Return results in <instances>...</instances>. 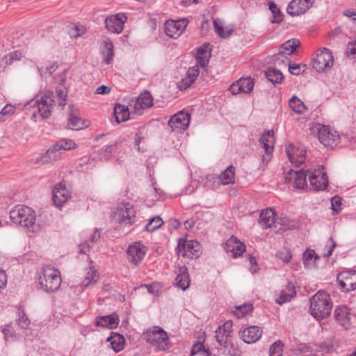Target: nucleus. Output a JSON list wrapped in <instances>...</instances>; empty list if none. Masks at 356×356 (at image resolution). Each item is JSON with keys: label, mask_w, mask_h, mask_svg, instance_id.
<instances>
[{"label": "nucleus", "mask_w": 356, "mask_h": 356, "mask_svg": "<svg viewBox=\"0 0 356 356\" xmlns=\"http://www.w3.org/2000/svg\"><path fill=\"white\" fill-rule=\"evenodd\" d=\"M190 115L184 111H179L171 117L168 125L173 131H181L188 128L190 124Z\"/></svg>", "instance_id": "14"}, {"label": "nucleus", "mask_w": 356, "mask_h": 356, "mask_svg": "<svg viewBox=\"0 0 356 356\" xmlns=\"http://www.w3.org/2000/svg\"><path fill=\"white\" fill-rule=\"evenodd\" d=\"M286 152L292 164L298 166L305 162L306 150L303 148H299L290 144L286 147Z\"/></svg>", "instance_id": "18"}, {"label": "nucleus", "mask_w": 356, "mask_h": 356, "mask_svg": "<svg viewBox=\"0 0 356 356\" xmlns=\"http://www.w3.org/2000/svg\"><path fill=\"white\" fill-rule=\"evenodd\" d=\"M309 173V181L310 186L313 190L323 191L325 190L328 185V179L325 172L322 169L318 168L314 171L307 170Z\"/></svg>", "instance_id": "10"}, {"label": "nucleus", "mask_w": 356, "mask_h": 356, "mask_svg": "<svg viewBox=\"0 0 356 356\" xmlns=\"http://www.w3.org/2000/svg\"><path fill=\"white\" fill-rule=\"evenodd\" d=\"M90 245L86 242L83 244L79 245V252L82 254H86L87 252L90 250Z\"/></svg>", "instance_id": "64"}, {"label": "nucleus", "mask_w": 356, "mask_h": 356, "mask_svg": "<svg viewBox=\"0 0 356 356\" xmlns=\"http://www.w3.org/2000/svg\"><path fill=\"white\" fill-rule=\"evenodd\" d=\"M253 309V307L251 304H243L239 306H236L234 307V310L233 311L234 314L238 318H243L245 314H247L249 312H251Z\"/></svg>", "instance_id": "46"}, {"label": "nucleus", "mask_w": 356, "mask_h": 356, "mask_svg": "<svg viewBox=\"0 0 356 356\" xmlns=\"http://www.w3.org/2000/svg\"><path fill=\"white\" fill-rule=\"evenodd\" d=\"M38 280L41 288L49 293L57 291L62 282L60 272L49 266L42 268Z\"/></svg>", "instance_id": "4"}, {"label": "nucleus", "mask_w": 356, "mask_h": 356, "mask_svg": "<svg viewBox=\"0 0 356 356\" xmlns=\"http://www.w3.org/2000/svg\"><path fill=\"white\" fill-rule=\"evenodd\" d=\"M100 237L101 234L99 230L98 229H95L91 235L89 241L91 243H97L100 239Z\"/></svg>", "instance_id": "60"}, {"label": "nucleus", "mask_w": 356, "mask_h": 356, "mask_svg": "<svg viewBox=\"0 0 356 356\" xmlns=\"http://www.w3.org/2000/svg\"><path fill=\"white\" fill-rule=\"evenodd\" d=\"M10 218L13 222L24 227H31L35 225V211L30 207L19 205L10 211Z\"/></svg>", "instance_id": "5"}, {"label": "nucleus", "mask_w": 356, "mask_h": 356, "mask_svg": "<svg viewBox=\"0 0 356 356\" xmlns=\"http://www.w3.org/2000/svg\"><path fill=\"white\" fill-rule=\"evenodd\" d=\"M341 289L349 292L356 289V270L341 272L337 275Z\"/></svg>", "instance_id": "12"}, {"label": "nucleus", "mask_w": 356, "mask_h": 356, "mask_svg": "<svg viewBox=\"0 0 356 356\" xmlns=\"http://www.w3.org/2000/svg\"><path fill=\"white\" fill-rule=\"evenodd\" d=\"M68 125L72 129H81L84 127V123L79 115L78 111L73 107L69 108Z\"/></svg>", "instance_id": "32"}, {"label": "nucleus", "mask_w": 356, "mask_h": 356, "mask_svg": "<svg viewBox=\"0 0 356 356\" xmlns=\"http://www.w3.org/2000/svg\"><path fill=\"white\" fill-rule=\"evenodd\" d=\"M211 57L210 44H204L197 51V64L195 66L204 67L207 65Z\"/></svg>", "instance_id": "27"}, {"label": "nucleus", "mask_w": 356, "mask_h": 356, "mask_svg": "<svg viewBox=\"0 0 356 356\" xmlns=\"http://www.w3.org/2000/svg\"><path fill=\"white\" fill-rule=\"evenodd\" d=\"M275 210L271 208L262 211L259 216V223L265 229L270 227L275 222Z\"/></svg>", "instance_id": "34"}, {"label": "nucleus", "mask_w": 356, "mask_h": 356, "mask_svg": "<svg viewBox=\"0 0 356 356\" xmlns=\"http://www.w3.org/2000/svg\"><path fill=\"white\" fill-rule=\"evenodd\" d=\"M296 296V286L293 282H290L277 294L275 302L280 305H283L290 302Z\"/></svg>", "instance_id": "23"}, {"label": "nucleus", "mask_w": 356, "mask_h": 356, "mask_svg": "<svg viewBox=\"0 0 356 356\" xmlns=\"http://www.w3.org/2000/svg\"><path fill=\"white\" fill-rule=\"evenodd\" d=\"M235 168L229 165L220 175V179L222 184L227 185L234 183Z\"/></svg>", "instance_id": "40"}, {"label": "nucleus", "mask_w": 356, "mask_h": 356, "mask_svg": "<svg viewBox=\"0 0 356 356\" xmlns=\"http://www.w3.org/2000/svg\"><path fill=\"white\" fill-rule=\"evenodd\" d=\"M153 106V98L150 92L145 91L141 93L134 103V110L136 113H140L143 109L150 108Z\"/></svg>", "instance_id": "24"}, {"label": "nucleus", "mask_w": 356, "mask_h": 356, "mask_svg": "<svg viewBox=\"0 0 356 356\" xmlns=\"http://www.w3.org/2000/svg\"><path fill=\"white\" fill-rule=\"evenodd\" d=\"M334 63V57L330 49L323 47L320 49L313 59V67L318 72H325L330 69Z\"/></svg>", "instance_id": "9"}, {"label": "nucleus", "mask_w": 356, "mask_h": 356, "mask_svg": "<svg viewBox=\"0 0 356 356\" xmlns=\"http://www.w3.org/2000/svg\"><path fill=\"white\" fill-rule=\"evenodd\" d=\"M332 302L330 295L319 291L310 299V313L316 320L323 319L331 313Z\"/></svg>", "instance_id": "1"}, {"label": "nucleus", "mask_w": 356, "mask_h": 356, "mask_svg": "<svg viewBox=\"0 0 356 356\" xmlns=\"http://www.w3.org/2000/svg\"><path fill=\"white\" fill-rule=\"evenodd\" d=\"M113 214V219L120 223L131 225L136 221V209L129 202L119 203Z\"/></svg>", "instance_id": "7"}, {"label": "nucleus", "mask_w": 356, "mask_h": 356, "mask_svg": "<svg viewBox=\"0 0 356 356\" xmlns=\"http://www.w3.org/2000/svg\"><path fill=\"white\" fill-rule=\"evenodd\" d=\"M98 279L99 275L96 269L93 266H90L86 269V273L84 279L82 281V284L86 287L88 286L90 284L95 283Z\"/></svg>", "instance_id": "41"}, {"label": "nucleus", "mask_w": 356, "mask_h": 356, "mask_svg": "<svg viewBox=\"0 0 356 356\" xmlns=\"http://www.w3.org/2000/svg\"><path fill=\"white\" fill-rule=\"evenodd\" d=\"M334 318L340 325L345 326L350 318L348 307L346 305L337 307L334 310Z\"/></svg>", "instance_id": "33"}, {"label": "nucleus", "mask_w": 356, "mask_h": 356, "mask_svg": "<svg viewBox=\"0 0 356 356\" xmlns=\"http://www.w3.org/2000/svg\"><path fill=\"white\" fill-rule=\"evenodd\" d=\"M177 253L179 256L189 259H196L201 254V245L197 241H187L179 238L177 247Z\"/></svg>", "instance_id": "8"}, {"label": "nucleus", "mask_w": 356, "mask_h": 356, "mask_svg": "<svg viewBox=\"0 0 356 356\" xmlns=\"http://www.w3.org/2000/svg\"><path fill=\"white\" fill-rule=\"evenodd\" d=\"M272 60L276 66L280 68H286L289 62L288 56L280 51L273 56Z\"/></svg>", "instance_id": "45"}, {"label": "nucleus", "mask_w": 356, "mask_h": 356, "mask_svg": "<svg viewBox=\"0 0 356 356\" xmlns=\"http://www.w3.org/2000/svg\"><path fill=\"white\" fill-rule=\"evenodd\" d=\"M254 87L253 79L250 77L241 78L232 83L229 87V91L233 95L239 93H250Z\"/></svg>", "instance_id": "17"}, {"label": "nucleus", "mask_w": 356, "mask_h": 356, "mask_svg": "<svg viewBox=\"0 0 356 356\" xmlns=\"http://www.w3.org/2000/svg\"><path fill=\"white\" fill-rule=\"evenodd\" d=\"M108 341H110L111 348L116 353L120 351L124 348V339L119 334L111 336L108 339Z\"/></svg>", "instance_id": "42"}, {"label": "nucleus", "mask_w": 356, "mask_h": 356, "mask_svg": "<svg viewBox=\"0 0 356 356\" xmlns=\"http://www.w3.org/2000/svg\"><path fill=\"white\" fill-rule=\"evenodd\" d=\"M130 112L128 106L117 104L114 108V115L117 124L127 121L129 118Z\"/></svg>", "instance_id": "35"}, {"label": "nucleus", "mask_w": 356, "mask_h": 356, "mask_svg": "<svg viewBox=\"0 0 356 356\" xmlns=\"http://www.w3.org/2000/svg\"><path fill=\"white\" fill-rule=\"evenodd\" d=\"M143 338L156 351H165L170 348L168 333L159 326H153L143 332Z\"/></svg>", "instance_id": "3"}, {"label": "nucleus", "mask_w": 356, "mask_h": 356, "mask_svg": "<svg viewBox=\"0 0 356 356\" xmlns=\"http://www.w3.org/2000/svg\"><path fill=\"white\" fill-rule=\"evenodd\" d=\"M119 323L118 316L113 313L108 316H99L96 318V325L109 329L115 328Z\"/></svg>", "instance_id": "28"}, {"label": "nucleus", "mask_w": 356, "mask_h": 356, "mask_svg": "<svg viewBox=\"0 0 356 356\" xmlns=\"http://www.w3.org/2000/svg\"><path fill=\"white\" fill-rule=\"evenodd\" d=\"M188 22L186 18L176 21L168 20L165 24V33L170 38H177L186 29Z\"/></svg>", "instance_id": "13"}, {"label": "nucleus", "mask_w": 356, "mask_h": 356, "mask_svg": "<svg viewBox=\"0 0 356 356\" xmlns=\"http://www.w3.org/2000/svg\"><path fill=\"white\" fill-rule=\"evenodd\" d=\"M307 171L303 170H293L291 169L285 175V181L287 183H291L297 189H304L307 184Z\"/></svg>", "instance_id": "11"}, {"label": "nucleus", "mask_w": 356, "mask_h": 356, "mask_svg": "<svg viewBox=\"0 0 356 356\" xmlns=\"http://www.w3.org/2000/svg\"><path fill=\"white\" fill-rule=\"evenodd\" d=\"M15 107L10 104L6 105L0 112V120H4L3 116H8L14 113Z\"/></svg>", "instance_id": "58"}, {"label": "nucleus", "mask_w": 356, "mask_h": 356, "mask_svg": "<svg viewBox=\"0 0 356 356\" xmlns=\"http://www.w3.org/2000/svg\"><path fill=\"white\" fill-rule=\"evenodd\" d=\"M277 256L279 259H280L281 260L286 263L289 262L292 257V254L290 250L286 248H284L282 250L279 251L277 253Z\"/></svg>", "instance_id": "56"}, {"label": "nucleus", "mask_w": 356, "mask_h": 356, "mask_svg": "<svg viewBox=\"0 0 356 356\" xmlns=\"http://www.w3.org/2000/svg\"><path fill=\"white\" fill-rule=\"evenodd\" d=\"M56 94L58 98V105L63 107L66 104V97L67 96V88L60 83L56 90Z\"/></svg>", "instance_id": "44"}, {"label": "nucleus", "mask_w": 356, "mask_h": 356, "mask_svg": "<svg viewBox=\"0 0 356 356\" xmlns=\"http://www.w3.org/2000/svg\"><path fill=\"white\" fill-rule=\"evenodd\" d=\"M288 65L289 72L294 75H298L305 70V65L289 63Z\"/></svg>", "instance_id": "55"}, {"label": "nucleus", "mask_w": 356, "mask_h": 356, "mask_svg": "<svg viewBox=\"0 0 356 356\" xmlns=\"http://www.w3.org/2000/svg\"><path fill=\"white\" fill-rule=\"evenodd\" d=\"M331 204L332 207V209L337 212L340 209V206L341 204V200L340 197L335 196L332 197L331 200Z\"/></svg>", "instance_id": "59"}, {"label": "nucleus", "mask_w": 356, "mask_h": 356, "mask_svg": "<svg viewBox=\"0 0 356 356\" xmlns=\"http://www.w3.org/2000/svg\"><path fill=\"white\" fill-rule=\"evenodd\" d=\"M262 330L256 325L246 327L239 332L241 339L246 343H252L257 341L261 337Z\"/></svg>", "instance_id": "22"}, {"label": "nucleus", "mask_w": 356, "mask_h": 356, "mask_svg": "<svg viewBox=\"0 0 356 356\" xmlns=\"http://www.w3.org/2000/svg\"><path fill=\"white\" fill-rule=\"evenodd\" d=\"M17 323L19 327L25 330L28 329L30 325L31 321L26 316L23 310H19L18 312V318L17 320Z\"/></svg>", "instance_id": "49"}, {"label": "nucleus", "mask_w": 356, "mask_h": 356, "mask_svg": "<svg viewBox=\"0 0 356 356\" xmlns=\"http://www.w3.org/2000/svg\"><path fill=\"white\" fill-rule=\"evenodd\" d=\"M310 132L317 137L324 146L330 148L334 147L339 139V136L336 131H331L328 127L321 124H313L310 127Z\"/></svg>", "instance_id": "6"}, {"label": "nucleus", "mask_w": 356, "mask_h": 356, "mask_svg": "<svg viewBox=\"0 0 356 356\" xmlns=\"http://www.w3.org/2000/svg\"><path fill=\"white\" fill-rule=\"evenodd\" d=\"M198 353H201L205 356H210L211 355L209 350H205L203 343L200 342L194 344L191 350L192 356Z\"/></svg>", "instance_id": "53"}, {"label": "nucleus", "mask_w": 356, "mask_h": 356, "mask_svg": "<svg viewBox=\"0 0 356 356\" xmlns=\"http://www.w3.org/2000/svg\"><path fill=\"white\" fill-rule=\"evenodd\" d=\"M225 250L231 256L236 258L243 254L245 250V245L241 242L236 237L231 236L225 244Z\"/></svg>", "instance_id": "19"}, {"label": "nucleus", "mask_w": 356, "mask_h": 356, "mask_svg": "<svg viewBox=\"0 0 356 356\" xmlns=\"http://www.w3.org/2000/svg\"><path fill=\"white\" fill-rule=\"evenodd\" d=\"M232 328V321L229 320L220 325L216 331V338L220 346H225L230 336Z\"/></svg>", "instance_id": "25"}, {"label": "nucleus", "mask_w": 356, "mask_h": 356, "mask_svg": "<svg viewBox=\"0 0 356 356\" xmlns=\"http://www.w3.org/2000/svg\"><path fill=\"white\" fill-rule=\"evenodd\" d=\"M314 0H293L286 8L291 16H298L305 13L313 5Z\"/></svg>", "instance_id": "15"}, {"label": "nucleus", "mask_w": 356, "mask_h": 356, "mask_svg": "<svg viewBox=\"0 0 356 356\" xmlns=\"http://www.w3.org/2000/svg\"><path fill=\"white\" fill-rule=\"evenodd\" d=\"M163 223L161 218L156 216L152 218L150 221L146 225L145 228L148 232H153L160 227Z\"/></svg>", "instance_id": "50"}, {"label": "nucleus", "mask_w": 356, "mask_h": 356, "mask_svg": "<svg viewBox=\"0 0 356 356\" xmlns=\"http://www.w3.org/2000/svg\"><path fill=\"white\" fill-rule=\"evenodd\" d=\"M259 143L265 153H273L274 149V133L272 130L265 131L259 138Z\"/></svg>", "instance_id": "30"}, {"label": "nucleus", "mask_w": 356, "mask_h": 356, "mask_svg": "<svg viewBox=\"0 0 356 356\" xmlns=\"http://www.w3.org/2000/svg\"><path fill=\"white\" fill-rule=\"evenodd\" d=\"M290 108L297 113H303L306 111V106L303 102L296 96H293L289 102Z\"/></svg>", "instance_id": "43"}, {"label": "nucleus", "mask_w": 356, "mask_h": 356, "mask_svg": "<svg viewBox=\"0 0 356 356\" xmlns=\"http://www.w3.org/2000/svg\"><path fill=\"white\" fill-rule=\"evenodd\" d=\"M111 92V88L108 86L102 85L97 88L96 90L97 94L105 95L108 94Z\"/></svg>", "instance_id": "62"}, {"label": "nucleus", "mask_w": 356, "mask_h": 356, "mask_svg": "<svg viewBox=\"0 0 356 356\" xmlns=\"http://www.w3.org/2000/svg\"><path fill=\"white\" fill-rule=\"evenodd\" d=\"M200 74L197 66L190 67L186 73V76L178 82L177 86L180 90H186L197 79Z\"/></svg>", "instance_id": "26"}, {"label": "nucleus", "mask_w": 356, "mask_h": 356, "mask_svg": "<svg viewBox=\"0 0 356 356\" xmlns=\"http://www.w3.org/2000/svg\"><path fill=\"white\" fill-rule=\"evenodd\" d=\"M61 157L60 151L58 150V149L53 145L51 147L46 153L42 156L38 158L35 161L36 163H52L59 160Z\"/></svg>", "instance_id": "29"}, {"label": "nucleus", "mask_w": 356, "mask_h": 356, "mask_svg": "<svg viewBox=\"0 0 356 356\" xmlns=\"http://www.w3.org/2000/svg\"><path fill=\"white\" fill-rule=\"evenodd\" d=\"M300 42L298 39H291L283 43L279 49V51L289 56L294 53Z\"/></svg>", "instance_id": "36"}, {"label": "nucleus", "mask_w": 356, "mask_h": 356, "mask_svg": "<svg viewBox=\"0 0 356 356\" xmlns=\"http://www.w3.org/2000/svg\"><path fill=\"white\" fill-rule=\"evenodd\" d=\"M265 74L268 80L274 85L281 83L284 79V76L281 71L273 67H268L266 70Z\"/></svg>", "instance_id": "37"}, {"label": "nucleus", "mask_w": 356, "mask_h": 356, "mask_svg": "<svg viewBox=\"0 0 356 356\" xmlns=\"http://www.w3.org/2000/svg\"><path fill=\"white\" fill-rule=\"evenodd\" d=\"M175 282L176 286L184 291L188 288L190 284L189 274L185 266L179 268V274L175 279Z\"/></svg>", "instance_id": "31"}, {"label": "nucleus", "mask_w": 356, "mask_h": 356, "mask_svg": "<svg viewBox=\"0 0 356 356\" xmlns=\"http://www.w3.org/2000/svg\"><path fill=\"white\" fill-rule=\"evenodd\" d=\"M102 51L104 55V62L107 64H109L113 60L114 56L113 44L110 40L104 41Z\"/></svg>", "instance_id": "39"}, {"label": "nucleus", "mask_w": 356, "mask_h": 356, "mask_svg": "<svg viewBox=\"0 0 356 356\" xmlns=\"http://www.w3.org/2000/svg\"><path fill=\"white\" fill-rule=\"evenodd\" d=\"M126 19L127 17L122 13L109 16L105 19L106 28L110 32L120 33L123 30Z\"/></svg>", "instance_id": "16"}, {"label": "nucleus", "mask_w": 356, "mask_h": 356, "mask_svg": "<svg viewBox=\"0 0 356 356\" xmlns=\"http://www.w3.org/2000/svg\"><path fill=\"white\" fill-rule=\"evenodd\" d=\"M213 27H214L216 33L220 37L223 38H228L232 33V29H227V30L225 31L224 28L219 24L218 19H214Z\"/></svg>", "instance_id": "51"}, {"label": "nucleus", "mask_w": 356, "mask_h": 356, "mask_svg": "<svg viewBox=\"0 0 356 356\" xmlns=\"http://www.w3.org/2000/svg\"><path fill=\"white\" fill-rule=\"evenodd\" d=\"M283 343L281 341L278 340L274 342L269 348L270 356H282Z\"/></svg>", "instance_id": "48"}, {"label": "nucleus", "mask_w": 356, "mask_h": 356, "mask_svg": "<svg viewBox=\"0 0 356 356\" xmlns=\"http://www.w3.org/2000/svg\"><path fill=\"white\" fill-rule=\"evenodd\" d=\"M145 254V247L138 242L129 245L127 249L128 259L134 265L139 264Z\"/></svg>", "instance_id": "21"}, {"label": "nucleus", "mask_w": 356, "mask_h": 356, "mask_svg": "<svg viewBox=\"0 0 356 356\" xmlns=\"http://www.w3.org/2000/svg\"><path fill=\"white\" fill-rule=\"evenodd\" d=\"M7 283V276L4 270H0V289H3Z\"/></svg>", "instance_id": "61"}, {"label": "nucleus", "mask_w": 356, "mask_h": 356, "mask_svg": "<svg viewBox=\"0 0 356 356\" xmlns=\"http://www.w3.org/2000/svg\"><path fill=\"white\" fill-rule=\"evenodd\" d=\"M319 259V256L313 250L307 249L303 254L304 265L307 268L316 266V261Z\"/></svg>", "instance_id": "38"}, {"label": "nucleus", "mask_w": 356, "mask_h": 356, "mask_svg": "<svg viewBox=\"0 0 356 356\" xmlns=\"http://www.w3.org/2000/svg\"><path fill=\"white\" fill-rule=\"evenodd\" d=\"M337 244L333 241L332 237H330L326 242L325 246L323 250V254L325 257H329L332 255L334 248Z\"/></svg>", "instance_id": "52"}, {"label": "nucleus", "mask_w": 356, "mask_h": 356, "mask_svg": "<svg viewBox=\"0 0 356 356\" xmlns=\"http://www.w3.org/2000/svg\"><path fill=\"white\" fill-rule=\"evenodd\" d=\"M56 106L54 92L52 91H46L42 96L38 99H32L25 105V108L29 110L31 108H36L37 111H34L31 118L34 119L38 113L42 118H48Z\"/></svg>", "instance_id": "2"}, {"label": "nucleus", "mask_w": 356, "mask_h": 356, "mask_svg": "<svg viewBox=\"0 0 356 356\" xmlns=\"http://www.w3.org/2000/svg\"><path fill=\"white\" fill-rule=\"evenodd\" d=\"M346 54L351 59L356 60V40L348 43L346 49Z\"/></svg>", "instance_id": "57"}, {"label": "nucleus", "mask_w": 356, "mask_h": 356, "mask_svg": "<svg viewBox=\"0 0 356 356\" xmlns=\"http://www.w3.org/2000/svg\"><path fill=\"white\" fill-rule=\"evenodd\" d=\"M269 9L271 11V13L273 14H277L280 12V9L277 6V5L272 1H269L268 3Z\"/></svg>", "instance_id": "63"}, {"label": "nucleus", "mask_w": 356, "mask_h": 356, "mask_svg": "<svg viewBox=\"0 0 356 356\" xmlns=\"http://www.w3.org/2000/svg\"><path fill=\"white\" fill-rule=\"evenodd\" d=\"M57 65L55 62L50 63L49 65L47 67H38V71L40 72V74L46 75L49 74L51 75L57 68Z\"/></svg>", "instance_id": "54"}, {"label": "nucleus", "mask_w": 356, "mask_h": 356, "mask_svg": "<svg viewBox=\"0 0 356 356\" xmlns=\"http://www.w3.org/2000/svg\"><path fill=\"white\" fill-rule=\"evenodd\" d=\"M52 200L55 205L61 207L70 197V193L63 182L56 185L53 190Z\"/></svg>", "instance_id": "20"}, {"label": "nucleus", "mask_w": 356, "mask_h": 356, "mask_svg": "<svg viewBox=\"0 0 356 356\" xmlns=\"http://www.w3.org/2000/svg\"><path fill=\"white\" fill-rule=\"evenodd\" d=\"M58 150H70L76 148V144L72 140L63 138L54 145Z\"/></svg>", "instance_id": "47"}]
</instances>
